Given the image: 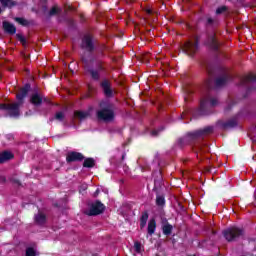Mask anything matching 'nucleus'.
Returning a JSON list of instances; mask_svg holds the SVG:
<instances>
[{
	"label": "nucleus",
	"mask_w": 256,
	"mask_h": 256,
	"mask_svg": "<svg viewBox=\"0 0 256 256\" xmlns=\"http://www.w3.org/2000/svg\"><path fill=\"white\" fill-rule=\"evenodd\" d=\"M211 133H213V126H207L202 130L190 132L183 138L177 140V146L183 149L186 145H191V143H195V141H199V139H203V137H207V135H211Z\"/></svg>",
	"instance_id": "f257e3e1"
},
{
	"label": "nucleus",
	"mask_w": 256,
	"mask_h": 256,
	"mask_svg": "<svg viewBox=\"0 0 256 256\" xmlns=\"http://www.w3.org/2000/svg\"><path fill=\"white\" fill-rule=\"evenodd\" d=\"M100 109L96 112L98 121L111 123L115 121V105L109 101H102L99 104Z\"/></svg>",
	"instance_id": "f03ea898"
},
{
	"label": "nucleus",
	"mask_w": 256,
	"mask_h": 256,
	"mask_svg": "<svg viewBox=\"0 0 256 256\" xmlns=\"http://www.w3.org/2000/svg\"><path fill=\"white\" fill-rule=\"evenodd\" d=\"M219 100L212 97L211 93L208 92L200 101V108L198 110V115H211V109L217 107Z\"/></svg>",
	"instance_id": "7ed1b4c3"
},
{
	"label": "nucleus",
	"mask_w": 256,
	"mask_h": 256,
	"mask_svg": "<svg viewBox=\"0 0 256 256\" xmlns=\"http://www.w3.org/2000/svg\"><path fill=\"white\" fill-rule=\"evenodd\" d=\"M85 67L86 73H89L91 79L93 81H99L101 79V73L105 71V67L103 66V62L101 60H98L96 63V68L89 67V61L85 58L82 59Z\"/></svg>",
	"instance_id": "20e7f679"
},
{
	"label": "nucleus",
	"mask_w": 256,
	"mask_h": 256,
	"mask_svg": "<svg viewBox=\"0 0 256 256\" xmlns=\"http://www.w3.org/2000/svg\"><path fill=\"white\" fill-rule=\"evenodd\" d=\"M21 105H23V102L0 104V111H7L9 117H13L14 119H17L21 115V110H20Z\"/></svg>",
	"instance_id": "39448f33"
},
{
	"label": "nucleus",
	"mask_w": 256,
	"mask_h": 256,
	"mask_svg": "<svg viewBox=\"0 0 256 256\" xmlns=\"http://www.w3.org/2000/svg\"><path fill=\"white\" fill-rule=\"evenodd\" d=\"M243 235H245L243 229L237 227H230L223 231V236L229 243L237 241V239L243 237Z\"/></svg>",
	"instance_id": "423d86ee"
},
{
	"label": "nucleus",
	"mask_w": 256,
	"mask_h": 256,
	"mask_svg": "<svg viewBox=\"0 0 256 256\" xmlns=\"http://www.w3.org/2000/svg\"><path fill=\"white\" fill-rule=\"evenodd\" d=\"M103 211H105V205L101 203V201L97 200L90 205L89 209L85 211V214L90 217H95L97 215H101Z\"/></svg>",
	"instance_id": "0eeeda50"
},
{
	"label": "nucleus",
	"mask_w": 256,
	"mask_h": 256,
	"mask_svg": "<svg viewBox=\"0 0 256 256\" xmlns=\"http://www.w3.org/2000/svg\"><path fill=\"white\" fill-rule=\"evenodd\" d=\"M240 86L245 87L248 91L256 89V75L250 74L240 80Z\"/></svg>",
	"instance_id": "6e6552de"
},
{
	"label": "nucleus",
	"mask_w": 256,
	"mask_h": 256,
	"mask_svg": "<svg viewBox=\"0 0 256 256\" xmlns=\"http://www.w3.org/2000/svg\"><path fill=\"white\" fill-rule=\"evenodd\" d=\"M81 48L88 53H93L95 51V40L93 36L87 34L82 38Z\"/></svg>",
	"instance_id": "1a4fd4ad"
},
{
	"label": "nucleus",
	"mask_w": 256,
	"mask_h": 256,
	"mask_svg": "<svg viewBox=\"0 0 256 256\" xmlns=\"http://www.w3.org/2000/svg\"><path fill=\"white\" fill-rule=\"evenodd\" d=\"M199 49V38H196L195 42L188 41L184 45V50L190 57H193Z\"/></svg>",
	"instance_id": "9d476101"
},
{
	"label": "nucleus",
	"mask_w": 256,
	"mask_h": 256,
	"mask_svg": "<svg viewBox=\"0 0 256 256\" xmlns=\"http://www.w3.org/2000/svg\"><path fill=\"white\" fill-rule=\"evenodd\" d=\"M125 157H127V154L123 152L121 154V158H117V156H114L110 159V163H112V165H115V167H123L124 173H129V166L123 164V161H125Z\"/></svg>",
	"instance_id": "9b49d317"
},
{
	"label": "nucleus",
	"mask_w": 256,
	"mask_h": 256,
	"mask_svg": "<svg viewBox=\"0 0 256 256\" xmlns=\"http://www.w3.org/2000/svg\"><path fill=\"white\" fill-rule=\"evenodd\" d=\"M30 103H32L34 107H41L43 103H49V100H47V98L43 97L41 94L36 92L31 95Z\"/></svg>",
	"instance_id": "f8f14e48"
},
{
	"label": "nucleus",
	"mask_w": 256,
	"mask_h": 256,
	"mask_svg": "<svg viewBox=\"0 0 256 256\" xmlns=\"http://www.w3.org/2000/svg\"><path fill=\"white\" fill-rule=\"evenodd\" d=\"M29 91H31V84H25L16 95L18 103H22L23 105V100L25 97H27V95H29Z\"/></svg>",
	"instance_id": "ddd939ff"
},
{
	"label": "nucleus",
	"mask_w": 256,
	"mask_h": 256,
	"mask_svg": "<svg viewBox=\"0 0 256 256\" xmlns=\"http://www.w3.org/2000/svg\"><path fill=\"white\" fill-rule=\"evenodd\" d=\"M203 67L206 69L210 77L206 82V87L208 91H211V89H213V66L209 63H206L203 65Z\"/></svg>",
	"instance_id": "4468645a"
},
{
	"label": "nucleus",
	"mask_w": 256,
	"mask_h": 256,
	"mask_svg": "<svg viewBox=\"0 0 256 256\" xmlns=\"http://www.w3.org/2000/svg\"><path fill=\"white\" fill-rule=\"evenodd\" d=\"M85 159V156L81 154V152H69L66 156L67 163H75L77 161H83Z\"/></svg>",
	"instance_id": "2eb2a0df"
},
{
	"label": "nucleus",
	"mask_w": 256,
	"mask_h": 256,
	"mask_svg": "<svg viewBox=\"0 0 256 256\" xmlns=\"http://www.w3.org/2000/svg\"><path fill=\"white\" fill-rule=\"evenodd\" d=\"M205 45H207V47H210V49H212L213 51L219 50V43L217 42V39H215V34H210L207 36Z\"/></svg>",
	"instance_id": "dca6fc26"
},
{
	"label": "nucleus",
	"mask_w": 256,
	"mask_h": 256,
	"mask_svg": "<svg viewBox=\"0 0 256 256\" xmlns=\"http://www.w3.org/2000/svg\"><path fill=\"white\" fill-rule=\"evenodd\" d=\"M34 223L38 225V227H45L47 224V215L42 212H38L34 215Z\"/></svg>",
	"instance_id": "f3484780"
},
{
	"label": "nucleus",
	"mask_w": 256,
	"mask_h": 256,
	"mask_svg": "<svg viewBox=\"0 0 256 256\" xmlns=\"http://www.w3.org/2000/svg\"><path fill=\"white\" fill-rule=\"evenodd\" d=\"M2 27L8 35H15L17 33V27L11 24L9 21H3Z\"/></svg>",
	"instance_id": "a211bd4d"
},
{
	"label": "nucleus",
	"mask_w": 256,
	"mask_h": 256,
	"mask_svg": "<svg viewBox=\"0 0 256 256\" xmlns=\"http://www.w3.org/2000/svg\"><path fill=\"white\" fill-rule=\"evenodd\" d=\"M229 79H231L229 74H227V73L223 74L221 77H219L215 80L214 88L219 89V87H223V86L227 85V81H229Z\"/></svg>",
	"instance_id": "6ab92c4d"
},
{
	"label": "nucleus",
	"mask_w": 256,
	"mask_h": 256,
	"mask_svg": "<svg viewBox=\"0 0 256 256\" xmlns=\"http://www.w3.org/2000/svg\"><path fill=\"white\" fill-rule=\"evenodd\" d=\"M15 158V154L9 150H5L3 152H0V165L3 163H7V161H11V159Z\"/></svg>",
	"instance_id": "aec40b11"
},
{
	"label": "nucleus",
	"mask_w": 256,
	"mask_h": 256,
	"mask_svg": "<svg viewBox=\"0 0 256 256\" xmlns=\"http://www.w3.org/2000/svg\"><path fill=\"white\" fill-rule=\"evenodd\" d=\"M100 85L104 91V95L107 97H113V90L111 89V83H109V80L102 81Z\"/></svg>",
	"instance_id": "412c9836"
},
{
	"label": "nucleus",
	"mask_w": 256,
	"mask_h": 256,
	"mask_svg": "<svg viewBox=\"0 0 256 256\" xmlns=\"http://www.w3.org/2000/svg\"><path fill=\"white\" fill-rule=\"evenodd\" d=\"M222 129H233L235 127H237V118H232L226 122H221L220 123Z\"/></svg>",
	"instance_id": "4be33fe9"
},
{
	"label": "nucleus",
	"mask_w": 256,
	"mask_h": 256,
	"mask_svg": "<svg viewBox=\"0 0 256 256\" xmlns=\"http://www.w3.org/2000/svg\"><path fill=\"white\" fill-rule=\"evenodd\" d=\"M155 229H157V222L155 219H150L148 222V235H153L155 233Z\"/></svg>",
	"instance_id": "5701e85b"
},
{
	"label": "nucleus",
	"mask_w": 256,
	"mask_h": 256,
	"mask_svg": "<svg viewBox=\"0 0 256 256\" xmlns=\"http://www.w3.org/2000/svg\"><path fill=\"white\" fill-rule=\"evenodd\" d=\"M162 231H163V235H166L167 237H169V235L173 233V225L169 224V222H166V224L162 226Z\"/></svg>",
	"instance_id": "b1692460"
},
{
	"label": "nucleus",
	"mask_w": 256,
	"mask_h": 256,
	"mask_svg": "<svg viewBox=\"0 0 256 256\" xmlns=\"http://www.w3.org/2000/svg\"><path fill=\"white\" fill-rule=\"evenodd\" d=\"M149 220V213L143 212L140 217V228L144 229L145 225H147V221Z\"/></svg>",
	"instance_id": "393cba45"
},
{
	"label": "nucleus",
	"mask_w": 256,
	"mask_h": 256,
	"mask_svg": "<svg viewBox=\"0 0 256 256\" xmlns=\"http://www.w3.org/2000/svg\"><path fill=\"white\" fill-rule=\"evenodd\" d=\"M83 167H86L88 169H91L95 167V159L93 158H86L83 163Z\"/></svg>",
	"instance_id": "a878e982"
},
{
	"label": "nucleus",
	"mask_w": 256,
	"mask_h": 256,
	"mask_svg": "<svg viewBox=\"0 0 256 256\" xmlns=\"http://www.w3.org/2000/svg\"><path fill=\"white\" fill-rule=\"evenodd\" d=\"M16 23H19V25H22L23 27H27L29 25V20L21 17L14 18Z\"/></svg>",
	"instance_id": "bb28decb"
},
{
	"label": "nucleus",
	"mask_w": 256,
	"mask_h": 256,
	"mask_svg": "<svg viewBox=\"0 0 256 256\" xmlns=\"http://www.w3.org/2000/svg\"><path fill=\"white\" fill-rule=\"evenodd\" d=\"M75 117H78V119H87V116L89 115V112L85 111H76L74 112Z\"/></svg>",
	"instance_id": "cd10ccee"
},
{
	"label": "nucleus",
	"mask_w": 256,
	"mask_h": 256,
	"mask_svg": "<svg viewBox=\"0 0 256 256\" xmlns=\"http://www.w3.org/2000/svg\"><path fill=\"white\" fill-rule=\"evenodd\" d=\"M156 205H158V207H163V205H165V196L157 195L156 196Z\"/></svg>",
	"instance_id": "c85d7f7f"
},
{
	"label": "nucleus",
	"mask_w": 256,
	"mask_h": 256,
	"mask_svg": "<svg viewBox=\"0 0 256 256\" xmlns=\"http://www.w3.org/2000/svg\"><path fill=\"white\" fill-rule=\"evenodd\" d=\"M206 27H216L217 25V20L211 18V17H208L206 19V23H205Z\"/></svg>",
	"instance_id": "c756f323"
},
{
	"label": "nucleus",
	"mask_w": 256,
	"mask_h": 256,
	"mask_svg": "<svg viewBox=\"0 0 256 256\" xmlns=\"http://www.w3.org/2000/svg\"><path fill=\"white\" fill-rule=\"evenodd\" d=\"M2 7H14L15 2L13 0H0Z\"/></svg>",
	"instance_id": "7c9ffc66"
},
{
	"label": "nucleus",
	"mask_w": 256,
	"mask_h": 256,
	"mask_svg": "<svg viewBox=\"0 0 256 256\" xmlns=\"http://www.w3.org/2000/svg\"><path fill=\"white\" fill-rule=\"evenodd\" d=\"M16 38L20 43H22L23 46L27 45V39H25V36L23 34H16Z\"/></svg>",
	"instance_id": "2f4dec72"
},
{
	"label": "nucleus",
	"mask_w": 256,
	"mask_h": 256,
	"mask_svg": "<svg viewBox=\"0 0 256 256\" xmlns=\"http://www.w3.org/2000/svg\"><path fill=\"white\" fill-rule=\"evenodd\" d=\"M16 38L20 43H22L23 46L27 45V39H25V36L23 34H16Z\"/></svg>",
	"instance_id": "473e14b6"
},
{
	"label": "nucleus",
	"mask_w": 256,
	"mask_h": 256,
	"mask_svg": "<svg viewBox=\"0 0 256 256\" xmlns=\"http://www.w3.org/2000/svg\"><path fill=\"white\" fill-rule=\"evenodd\" d=\"M55 119L57 121H63V119H65V113L63 112H57L55 115Z\"/></svg>",
	"instance_id": "72a5a7b5"
},
{
	"label": "nucleus",
	"mask_w": 256,
	"mask_h": 256,
	"mask_svg": "<svg viewBox=\"0 0 256 256\" xmlns=\"http://www.w3.org/2000/svg\"><path fill=\"white\" fill-rule=\"evenodd\" d=\"M227 11V6H220L216 9V15H221V13H225Z\"/></svg>",
	"instance_id": "f704fd0d"
},
{
	"label": "nucleus",
	"mask_w": 256,
	"mask_h": 256,
	"mask_svg": "<svg viewBox=\"0 0 256 256\" xmlns=\"http://www.w3.org/2000/svg\"><path fill=\"white\" fill-rule=\"evenodd\" d=\"M36 253H35V249L29 247L26 249V256H35Z\"/></svg>",
	"instance_id": "c9c22d12"
},
{
	"label": "nucleus",
	"mask_w": 256,
	"mask_h": 256,
	"mask_svg": "<svg viewBox=\"0 0 256 256\" xmlns=\"http://www.w3.org/2000/svg\"><path fill=\"white\" fill-rule=\"evenodd\" d=\"M134 249L137 253H141V242L136 241L134 243Z\"/></svg>",
	"instance_id": "e433bc0d"
},
{
	"label": "nucleus",
	"mask_w": 256,
	"mask_h": 256,
	"mask_svg": "<svg viewBox=\"0 0 256 256\" xmlns=\"http://www.w3.org/2000/svg\"><path fill=\"white\" fill-rule=\"evenodd\" d=\"M57 13H59V10L57 9V7H53L50 10L49 15H50V17H53V15H57Z\"/></svg>",
	"instance_id": "4c0bfd02"
},
{
	"label": "nucleus",
	"mask_w": 256,
	"mask_h": 256,
	"mask_svg": "<svg viewBox=\"0 0 256 256\" xmlns=\"http://www.w3.org/2000/svg\"><path fill=\"white\" fill-rule=\"evenodd\" d=\"M103 51H105V45H103L98 51V57H105V54L103 53Z\"/></svg>",
	"instance_id": "58836bf2"
},
{
	"label": "nucleus",
	"mask_w": 256,
	"mask_h": 256,
	"mask_svg": "<svg viewBox=\"0 0 256 256\" xmlns=\"http://www.w3.org/2000/svg\"><path fill=\"white\" fill-rule=\"evenodd\" d=\"M159 135V130H153L152 131V136L157 137Z\"/></svg>",
	"instance_id": "ea45409f"
},
{
	"label": "nucleus",
	"mask_w": 256,
	"mask_h": 256,
	"mask_svg": "<svg viewBox=\"0 0 256 256\" xmlns=\"http://www.w3.org/2000/svg\"><path fill=\"white\" fill-rule=\"evenodd\" d=\"M5 181H7V179L5 178V176H0V182H1V183H5Z\"/></svg>",
	"instance_id": "a19ab883"
},
{
	"label": "nucleus",
	"mask_w": 256,
	"mask_h": 256,
	"mask_svg": "<svg viewBox=\"0 0 256 256\" xmlns=\"http://www.w3.org/2000/svg\"><path fill=\"white\" fill-rule=\"evenodd\" d=\"M146 13H148V15H151V13H153V11L151 9L146 10Z\"/></svg>",
	"instance_id": "79ce46f5"
},
{
	"label": "nucleus",
	"mask_w": 256,
	"mask_h": 256,
	"mask_svg": "<svg viewBox=\"0 0 256 256\" xmlns=\"http://www.w3.org/2000/svg\"><path fill=\"white\" fill-rule=\"evenodd\" d=\"M99 195V190H96V192L94 193V197H97Z\"/></svg>",
	"instance_id": "37998d69"
},
{
	"label": "nucleus",
	"mask_w": 256,
	"mask_h": 256,
	"mask_svg": "<svg viewBox=\"0 0 256 256\" xmlns=\"http://www.w3.org/2000/svg\"><path fill=\"white\" fill-rule=\"evenodd\" d=\"M83 191L87 190V186H82Z\"/></svg>",
	"instance_id": "c03bdc74"
},
{
	"label": "nucleus",
	"mask_w": 256,
	"mask_h": 256,
	"mask_svg": "<svg viewBox=\"0 0 256 256\" xmlns=\"http://www.w3.org/2000/svg\"><path fill=\"white\" fill-rule=\"evenodd\" d=\"M0 13H1V8H0Z\"/></svg>",
	"instance_id": "a18cd8bd"
}]
</instances>
